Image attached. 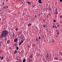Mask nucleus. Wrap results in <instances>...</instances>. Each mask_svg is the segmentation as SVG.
Here are the masks:
<instances>
[{
    "mask_svg": "<svg viewBox=\"0 0 62 62\" xmlns=\"http://www.w3.org/2000/svg\"><path fill=\"white\" fill-rule=\"evenodd\" d=\"M49 10H50L51 11H52V9L51 8H49Z\"/></svg>",
    "mask_w": 62,
    "mask_h": 62,
    "instance_id": "4be33fe9",
    "label": "nucleus"
},
{
    "mask_svg": "<svg viewBox=\"0 0 62 62\" xmlns=\"http://www.w3.org/2000/svg\"><path fill=\"white\" fill-rule=\"evenodd\" d=\"M60 54L61 55L62 54V53L61 52H60Z\"/></svg>",
    "mask_w": 62,
    "mask_h": 62,
    "instance_id": "4c0bfd02",
    "label": "nucleus"
},
{
    "mask_svg": "<svg viewBox=\"0 0 62 62\" xmlns=\"http://www.w3.org/2000/svg\"><path fill=\"white\" fill-rule=\"evenodd\" d=\"M41 31H40L39 32V33H41V32H40Z\"/></svg>",
    "mask_w": 62,
    "mask_h": 62,
    "instance_id": "603ef678",
    "label": "nucleus"
},
{
    "mask_svg": "<svg viewBox=\"0 0 62 62\" xmlns=\"http://www.w3.org/2000/svg\"><path fill=\"white\" fill-rule=\"evenodd\" d=\"M46 55H49V53H47V54H46Z\"/></svg>",
    "mask_w": 62,
    "mask_h": 62,
    "instance_id": "7c9ffc66",
    "label": "nucleus"
},
{
    "mask_svg": "<svg viewBox=\"0 0 62 62\" xmlns=\"http://www.w3.org/2000/svg\"><path fill=\"white\" fill-rule=\"evenodd\" d=\"M0 20H1V18H0Z\"/></svg>",
    "mask_w": 62,
    "mask_h": 62,
    "instance_id": "774afa93",
    "label": "nucleus"
},
{
    "mask_svg": "<svg viewBox=\"0 0 62 62\" xmlns=\"http://www.w3.org/2000/svg\"><path fill=\"white\" fill-rule=\"evenodd\" d=\"M60 18H62V15H61V16H60Z\"/></svg>",
    "mask_w": 62,
    "mask_h": 62,
    "instance_id": "2f4dec72",
    "label": "nucleus"
},
{
    "mask_svg": "<svg viewBox=\"0 0 62 62\" xmlns=\"http://www.w3.org/2000/svg\"><path fill=\"white\" fill-rule=\"evenodd\" d=\"M53 22H56V21L55 20H53Z\"/></svg>",
    "mask_w": 62,
    "mask_h": 62,
    "instance_id": "c9c22d12",
    "label": "nucleus"
},
{
    "mask_svg": "<svg viewBox=\"0 0 62 62\" xmlns=\"http://www.w3.org/2000/svg\"><path fill=\"white\" fill-rule=\"evenodd\" d=\"M6 7H3V8H4V9H6Z\"/></svg>",
    "mask_w": 62,
    "mask_h": 62,
    "instance_id": "bb28decb",
    "label": "nucleus"
},
{
    "mask_svg": "<svg viewBox=\"0 0 62 62\" xmlns=\"http://www.w3.org/2000/svg\"><path fill=\"white\" fill-rule=\"evenodd\" d=\"M55 11H56L55 13L56 15H57V13H58V12L57 11V10L56 9V10H55Z\"/></svg>",
    "mask_w": 62,
    "mask_h": 62,
    "instance_id": "39448f33",
    "label": "nucleus"
},
{
    "mask_svg": "<svg viewBox=\"0 0 62 62\" xmlns=\"http://www.w3.org/2000/svg\"><path fill=\"white\" fill-rule=\"evenodd\" d=\"M27 47L28 48H29V47H30V46H29V45H28Z\"/></svg>",
    "mask_w": 62,
    "mask_h": 62,
    "instance_id": "e433bc0d",
    "label": "nucleus"
},
{
    "mask_svg": "<svg viewBox=\"0 0 62 62\" xmlns=\"http://www.w3.org/2000/svg\"><path fill=\"white\" fill-rule=\"evenodd\" d=\"M44 27H45V26H44Z\"/></svg>",
    "mask_w": 62,
    "mask_h": 62,
    "instance_id": "bf43d9fd",
    "label": "nucleus"
},
{
    "mask_svg": "<svg viewBox=\"0 0 62 62\" xmlns=\"http://www.w3.org/2000/svg\"><path fill=\"white\" fill-rule=\"evenodd\" d=\"M3 52H2V51L0 50V53H2Z\"/></svg>",
    "mask_w": 62,
    "mask_h": 62,
    "instance_id": "a211bd4d",
    "label": "nucleus"
},
{
    "mask_svg": "<svg viewBox=\"0 0 62 62\" xmlns=\"http://www.w3.org/2000/svg\"><path fill=\"white\" fill-rule=\"evenodd\" d=\"M40 56H41V57H42V54H41L40 55Z\"/></svg>",
    "mask_w": 62,
    "mask_h": 62,
    "instance_id": "ea45409f",
    "label": "nucleus"
},
{
    "mask_svg": "<svg viewBox=\"0 0 62 62\" xmlns=\"http://www.w3.org/2000/svg\"><path fill=\"white\" fill-rule=\"evenodd\" d=\"M40 36H39V39H41Z\"/></svg>",
    "mask_w": 62,
    "mask_h": 62,
    "instance_id": "58836bf2",
    "label": "nucleus"
},
{
    "mask_svg": "<svg viewBox=\"0 0 62 62\" xmlns=\"http://www.w3.org/2000/svg\"><path fill=\"white\" fill-rule=\"evenodd\" d=\"M8 34V31L7 30H3L1 32V34L0 35V38H3L4 37L7 38V35Z\"/></svg>",
    "mask_w": 62,
    "mask_h": 62,
    "instance_id": "f257e3e1",
    "label": "nucleus"
},
{
    "mask_svg": "<svg viewBox=\"0 0 62 62\" xmlns=\"http://www.w3.org/2000/svg\"><path fill=\"white\" fill-rule=\"evenodd\" d=\"M5 40H7V39L5 38Z\"/></svg>",
    "mask_w": 62,
    "mask_h": 62,
    "instance_id": "c03bdc74",
    "label": "nucleus"
},
{
    "mask_svg": "<svg viewBox=\"0 0 62 62\" xmlns=\"http://www.w3.org/2000/svg\"><path fill=\"white\" fill-rule=\"evenodd\" d=\"M21 43H23V40H22L21 41Z\"/></svg>",
    "mask_w": 62,
    "mask_h": 62,
    "instance_id": "c85d7f7f",
    "label": "nucleus"
},
{
    "mask_svg": "<svg viewBox=\"0 0 62 62\" xmlns=\"http://www.w3.org/2000/svg\"><path fill=\"white\" fill-rule=\"evenodd\" d=\"M54 59L55 60H57V59H58V58L57 57H55L54 58Z\"/></svg>",
    "mask_w": 62,
    "mask_h": 62,
    "instance_id": "0eeeda50",
    "label": "nucleus"
},
{
    "mask_svg": "<svg viewBox=\"0 0 62 62\" xmlns=\"http://www.w3.org/2000/svg\"><path fill=\"white\" fill-rule=\"evenodd\" d=\"M45 20L44 19L43 20V21L44 23V22H45Z\"/></svg>",
    "mask_w": 62,
    "mask_h": 62,
    "instance_id": "393cba45",
    "label": "nucleus"
},
{
    "mask_svg": "<svg viewBox=\"0 0 62 62\" xmlns=\"http://www.w3.org/2000/svg\"><path fill=\"white\" fill-rule=\"evenodd\" d=\"M55 26L54 25L53 26V28H54V27H55Z\"/></svg>",
    "mask_w": 62,
    "mask_h": 62,
    "instance_id": "5701e85b",
    "label": "nucleus"
},
{
    "mask_svg": "<svg viewBox=\"0 0 62 62\" xmlns=\"http://www.w3.org/2000/svg\"><path fill=\"white\" fill-rule=\"evenodd\" d=\"M29 2H28V1H27V3H28V4H29Z\"/></svg>",
    "mask_w": 62,
    "mask_h": 62,
    "instance_id": "de8ad7c7",
    "label": "nucleus"
},
{
    "mask_svg": "<svg viewBox=\"0 0 62 62\" xmlns=\"http://www.w3.org/2000/svg\"><path fill=\"white\" fill-rule=\"evenodd\" d=\"M41 0H38V2L39 3H43L42 2H41Z\"/></svg>",
    "mask_w": 62,
    "mask_h": 62,
    "instance_id": "20e7f679",
    "label": "nucleus"
},
{
    "mask_svg": "<svg viewBox=\"0 0 62 62\" xmlns=\"http://www.w3.org/2000/svg\"><path fill=\"white\" fill-rule=\"evenodd\" d=\"M55 29H57V26H55Z\"/></svg>",
    "mask_w": 62,
    "mask_h": 62,
    "instance_id": "79ce46f5",
    "label": "nucleus"
},
{
    "mask_svg": "<svg viewBox=\"0 0 62 62\" xmlns=\"http://www.w3.org/2000/svg\"><path fill=\"white\" fill-rule=\"evenodd\" d=\"M48 15L49 16H51V14L50 13H49L48 14Z\"/></svg>",
    "mask_w": 62,
    "mask_h": 62,
    "instance_id": "f704fd0d",
    "label": "nucleus"
},
{
    "mask_svg": "<svg viewBox=\"0 0 62 62\" xmlns=\"http://www.w3.org/2000/svg\"><path fill=\"white\" fill-rule=\"evenodd\" d=\"M18 60H20V59H19Z\"/></svg>",
    "mask_w": 62,
    "mask_h": 62,
    "instance_id": "338daca9",
    "label": "nucleus"
},
{
    "mask_svg": "<svg viewBox=\"0 0 62 62\" xmlns=\"http://www.w3.org/2000/svg\"><path fill=\"white\" fill-rule=\"evenodd\" d=\"M57 27H59V25L58 24L57 25Z\"/></svg>",
    "mask_w": 62,
    "mask_h": 62,
    "instance_id": "473e14b6",
    "label": "nucleus"
},
{
    "mask_svg": "<svg viewBox=\"0 0 62 62\" xmlns=\"http://www.w3.org/2000/svg\"><path fill=\"white\" fill-rule=\"evenodd\" d=\"M40 55V54H38L37 55V56H39Z\"/></svg>",
    "mask_w": 62,
    "mask_h": 62,
    "instance_id": "4468645a",
    "label": "nucleus"
},
{
    "mask_svg": "<svg viewBox=\"0 0 62 62\" xmlns=\"http://www.w3.org/2000/svg\"><path fill=\"white\" fill-rule=\"evenodd\" d=\"M27 60L28 62H32V60L30 59V58H28Z\"/></svg>",
    "mask_w": 62,
    "mask_h": 62,
    "instance_id": "f03ea898",
    "label": "nucleus"
},
{
    "mask_svg": "<svg viewBox=\"0 0 62 62\" xmlns=\"http://www.w3.org/2000/svg\"><path fill=\"white\" fill-rule=\"evenodd\" d=\"M1 58V56H0V58Z\"/></svg>",
    "mask_w": 62,
    "mask_h": 62,
    "instance_id": "6e6d98bb",
    "label": "nucleus"
},
{
    "mask_svg": "<svg viewBox=\"0 0 62 62\" xmlns=\"http://www.w3.org/2000/svg\"><path fill=\"white\" fill-rule=\"evenodd\" d=\"M58 35H57V37H58Z\"/></svg>",
    "mask_w": 62,
    "mask_h": 62,
    "instance_id": "5fc2aeb1",
    "label": "nucleus"
},
{
    "mask_svg": "<svg viewBox=\"0 0 62 62\" xmlns=\"http://www.w3.org/2000/svg\"><path fill=\"white\" fill-rule=\"evenodd\" d=\"M2 44V42H0V46H1V45Z\"/></svg>",
    "mask_w": 62,
    "mask_h": 62,
    "instance_id": "412c9836",
    "label": "nucleus"
},
{
    "mask_svg": "<svg viewBox=\"0 0 62 62\" xmlns=\"http://www.w3.org/2000/svg\"><path fill=\"white\" fill-rule=\"evenodd\" d=\"M36 41H38V38H37L36 39Z\"/></svg>",
    "mask_w": 62,
    "mask_h": 62,
    "instance_id": "2eb2a0df",
    "label": "nucleus"
},
{
    "mask_svg": "<svg viewBox=\"0 0 62 62\" xmlns=\"http://www.w3.org/2000/svg\"><path fill=\"white\" fill-rule=\"evenodd\" d=\"M6 7L7 8H8V6H6Z\"/></svg>",
    "mask_w": 62,
    "mask_h": 62,
    "instance_id": "49530a36",
    "label": "nucleus"
},
{
    "mask_svg": "<svg viewBox=\"0 0 62 62\" xmlns=\"http://www.w3.org/2000/svg\"><path fill=\"white\" fill-rule=\"evenodd\" d=\"M44 62H46V61H45Z\"/></svg>",
    "mask_w": 62,
    "mask_h": 62,
    "instance_id": "0e129e2a",
    "label": "nucleus"
},
{
    "mask_svg": "<svg viewBox=\"0 0 62 62\" xmlns=\"http://www.w3.org/2000/svg\"><path fill=\"white\" fill-rule=\"evenodd\" d=\"M17 40H18L17 39H14V41L15 42L17 41Z\"/></svg>",
    "mask_w": 62,
    "mask_h": 62,
    "instance_id": "1a4fd4ad",
    "label": "nucleus"
},
{
    "mask_svg": "<svg viewBox=\"0 0 62 62\" xmlns=\"http://www.w3.org/2000/svg\"><path fill=\"white\" fill-rule=\"evenodd\" d=\"M13 4H14V3H13Z\"/></svg>",
    "mask_w": 62,
    "mask_h": 62,
    "instance_id": "69168bd1",
    "label": "nucleus"
},
{
    "mask_svg": "<svg viewBox=\"0 0 62 62\" xmlns=\"http://www.w3.org/2000/svg\"><path fill=\"white\" fill-rule=\"evenodd\" d=\"M33 46H35V44H33Z\"/></svg>",
    "mask_w": 62,
    "mask_h": 62,
    "instance_id": "a19ab883",
    "label": "nucleus"
},
{
    "mask_svg": "<svg viewBox=\"0 0 62 62\" xmlns=\"http://www.w3.org/2000/svg\"><path fill=\"white\" fill-rule=\"evenodd\" d=\"M29 57H30L31 58H32L33 57H32V55H31L30 56H29Z\"/></svg>",
    "mask_w": 62,
    "mask_h": 62,
    "instance_id": "ddd939ff",
    "label": "nucleus"
},
{
    "mask_svg": "<svg viewBox=\"0 0 62 62\" xmlns=\"http://www.w3.org/2000/svg\"><path fill=\"white\" fill-rule=\"evenodd\" d=\"M1 11V9H0V11Z\"/></svg>",
    "mask_w": 62,
    "mask_h": 62,
    "instance_id": "680f3d73",
    "label": "nucleus"
},
{
    "mask_svg": "<svg viewBox=\"0 0 62 62\" xmlns=\"http://www.w3.org/2000/svg\"><path fill=\"white\" fill-rule=\"evenodd\" d=\"M16 31H17L18 30V29L17 28L15 29Z\"/></svg>",
    "mask_w": 62,
    "mask_h": 62,
    "instance_id": "72a5a7b5",
    "label": "nucleus"
},
{
    "mask_svg": "<svg viewBox=\"0 0 62 62\" xmlns=\"http://www.w3.org/2000/svg\"><path fill=\"white\" fill-rule=\"evenodd\" d=\"M15 34H14V33H13V36L14 37H15V35H14Z\"/></svg>",
    "mask_w": 62,
    "mask_h": 62,
    "instance_id": "f3484780",
    "label": "nucleus"
},
{
    "mask_svg": "<svg viewBox=\"0 0 62 62\" xmlns=\"http://www.w3.org/2000/svg\"><path fill=\"white\" fill-rule=\"evenodd\" d=\"M7 60L8 61H9V60L8 59H7Z\"/></svg>",
    "mask_w": 62,
    "mask_h": 62,
    "instance_id": "c756f323",
    "label": "nucleus"
},
{
    "mask_svg": "<svg viewBox=\"0 0 62 62\" xmlns=\"http://www.w3.org/2000/svg\"><path fill=\"white\" fill-rule=\"evenodd\" d=\"M21 33H22V32H21V31H20V32H18V35H19L21 34Z\"/></svg>",
    "mask_w": 62,
    "mask_h": 62,
    "instance_id": "423d86ee",
    "label": "nucleus"
},
{
    "mask_svg": "<svg viewBox=\"0 0 62 62\" xmlns=\"http://www.w3.org/2000/svg\"><path fill=\"white\" fill-rule=\"evenodd\" d=\"M17 53V50H16L15 51V52L14 53V54H16Z\"/></svg>",
    "mask_w": 62,
    "mask_h": 62,
    "instance_id": "f8f14e48",
    "label": "nucleus"
},
{
    "mask_svg": "<svg viewBox=\"0 0 62 62\" xmlns=\"http://www.w3.org/2000/svg\"><path fill=\"white\" fill-rule=\"evenodd\" d=\"M59 34V32H57L56 34H57V35H58Z\"/></svg>",
    "mask_w": 62,
    "mask_h": 62,
    "instance_id": "b1692460",
    "label": "nucleus"
},
{
    "mask_svg": "<svg viewBox=\"0 0 62 62\" xmlns=\"http://www.w3.org/2000/svg\"><path fill=\"white\" fill-rule=\"evenodd\" d=\"M3 58H4V57L3 56L2 57L1 59V60H3Z\"/></svg>",
    "mask_w": 62,
    "mask_h": 62,
    "instance_id": "dca6fc26",
    "label": "nucleus"
},
{
    "mask_svg": "<svg viewBox=\"0 0 62 62\" xmlns=\"http://www.w3.org/2000/svg\"><path fill=\"white\" fill-rule=\"evenodd\" d=\"M18 60V57H17L16 58V60Z\"/></svg>",
    "mask_w": 62,
    "mask_h": 62,
    "instance_id": "8fccbe9b",
    "label": "nucleus"
},
{
    "mask_svg": "<svg viewBox=\"0 0 62 62\" xmlns=\"http://www.w3.org/2000/svg\"><path fill=\"white\" fill-rule=\"evenodd\" d=\"M19 49V47L18 46H17L16 47V50H18Z\"/></svg>",
    "mask_w": 62,
    "mask_h": 62,
    "instance_id": "9d476101",
    "label": "nucleus"
},
{
    "mask_svg": "<svg viewBox=\"0 0 62 62\" xmlns=\"http://www.w3.org/2000/svg\"><path fill=\"white\" fill-rule=\"evenodd\" d=\"M46 58H47V57H49V55H46Z\"/></svg>",
    "mask_w": 62,
    "mask_h": 62,
    "instance_id": "aec40b11",
    "label": "nucleus"
},
{
    "mask_svg": "<svg viewBox=\"0 0 62 62\" xmlns=\"http://www.w3.org/2000/svg\"><path fill=\"white\" fill-rule=\"evenodd\" d=\"M35 17H37V16H35Z\"/></svg>",
    "mask_w": 62,
    "mask_h": 62,
    "instance_id": "13d9d810",
    "label": "nucleus"
},
{
    "mask_svg": "<svg viewBox=\"0 0 62 62\" xmlns=\"http://www.w3.org/2000/svg\"><path fill=\"white\" fill-rule=\"evenodd\" d=\"M23 4V2H22V3H21V4Z\"/></svg>",
    "mask_w": 62,
    "mask_h": 62,
    "instance_id": "a18cd8bd",
    "label": "nucleus"
},
{
    "mask_svg": "<svg viewBox=\"0 0 62 62\" xmlns=\"http://www.w3.org/2000/svg\"><path fill=\"white\" fill-rule=\"evenodd\" d=\"M54 42V40H53V42Z\"/></svg>",
    "mask_w": 62,
    "mask_h": 62,
    "instance_id": "864d4df0",
    "label": "nucleus"
},
{
    "mask_svg": "<svg viewBox=\"0 0 62 62\" xmlns=\"http://www.w3.org/2000/svg\"><path fill=\"white\" fill-rule=\"evenodd\" d=\"M38 16H40V15H39Z\"/></svg>",
    "mask_w": 62,
    "mask_h": 62,
    "instance_id": "4d7b16f0",
    "label": "nucleus"
},
{
    "mask_svg": "<svg viewBox=\"0 0 62 62\" xmlns=\"http://www.w3.org/2000/svg\"><path fill=\"white\" fill-rule=\"evenodd\" d=\"M26 61V60L25 59H24L23 60V62H25Z\"/></svg>",
    "mask_w": 62,
    "mask_h": 62,
    "instance_id": "9b49d317",
    "label": "nucleus"
},
{
    "mask_svg": "<svg viewBox=\"0 0 62 62\" xmlns=\"http://www.w3.org/2000/svg\"><path fill=\"white\" fill-rule=\"evenodd\" d=\"M60 2H62V0H60Z\"/></svg>",
    "mask_w": 62,
    "mask_h": 62,
    "instance_id": "37998d69",
    "label": "nucleus"
},
{
    "mask_svg": "<svg viewBox=\"0 0 62 62\" xmlns=\"http://www.w3.org/2000/svg\"><path fill=\"white\" fill-rule=\"evenodd\" d=\"M47 18H48V17H49V16H47Z\"/></svg>",
    "mask_w": 62,
    "mask_h": 62,
    "instance_id": "3c124183",
    "label": "nucleus"
},
{
    "mask_svg": "<svg viewBox=\"0 0 62 62\" xmlns=\"http://www.w3.org/2000/svg\"><path fill=\"white\" fill-rule=\"evenodd\" d=\"M60 23H61L62 24V22H60Z\"/></svg>",
    "mask_w": 62,
    "mask_h": 62,
    "instance_id": "09e8293b",
    "label": "nucleus"
},
{
    "mask_svg": "<svg viewBox=\"0 0 62 62\" xmlns=\"http://www.w3.org/2000/svg\"><path fill=\"white\" fill-rule=\"evenodd\" d=\"M31 25V23H29L28 24V26L29 27V26H30Z\"/></svg>",
    "mask_w": 62,
    "mask_h": 62,
    "instance_id": "6e6552de",
    "label": "nucleus"
},
{
    "mask_svg": "<svg viewBox=\"0 0 62 62\" xmlns=\"http://www.w3.org/2000/svg\"><path fill=\"white\" fill-rule=\"evenodd\" d=\"M35 5H33L32 6V7H33V8H35Z\"/></svg>",
    "mask_w": 62,
    "mask_h": 62,
    "instance_id": "6ab92c4d",
    "label": "nucleus"
},
{
    "mask_svg": "<svg viewBox=\"0 0 62 62\" xmlns=\"http://www.w3.org/2000/svg\"><path fill=\"white\" fill-rule=\"evenodd\" d=\"M10 43V40H8L7 41V44H9Z\"/></svg>",
    "mask_w": 62,
    "mask_h": 62,
    "instance_id": "7ed1b4c3",
    "label": "nucleus"
},
{
    "mask_svg": "<svg viewBox=\"0 0 62 62\" xmlns=\"http://www.w3.org/2000/svg\"><path fill=\"white\" fill-rule=\"evenodd\" d=\"M7 1H8V0H6Z\"/></svg>",
    "mask_w": 62,
    "mask_h": 62,
    "instance_id": "052dcab7",
    "label": "nucleus"
},
{
    "mask_svg": "<svg viewBox=\"0 0 62 62\" xmlns=\"http://www.w3.org/2000/svg\"><path fill=\"white\" fill-rule=\"evenodd\" d=\"M55 18H56V16H55Z\"/></svg>",
    "mask_w": 62,
    "mask_h": 62,
    "instance_id": "e2e57ef3",
    "label": "nucleus"
},
{
    "mask_svg": "<svg viewBox=\"0 0 62 62\" xmlns=\"http://www.w3.org/2000/svg\"><path fill=\"white\" fill-rule=\"evenodd\" d=\"M29 5H31V3H30V2L29 3Z\"/></svg>",
    "mask_w": 62,
    "mask_h": 62,
    "instance_id": "cd10ccee",
    "label": "nucleus"
},
{
    "mask_svg": "<svg viewBox=\"0 0 62 62\" xmlns=\"http://www.w3.org/2000/svg\"><path fill=\"white\" fill-rule=\"evenodd\" d=\"M21 44H22V42H20V43L19 44V45H21Z\"/></svg>",
    "mask_w": 62,
    "mask_h": 62,
    "instance_id": "a878e982",
    "label": "nucleus"
}]
</instances>
